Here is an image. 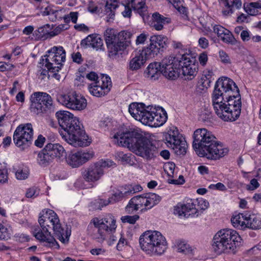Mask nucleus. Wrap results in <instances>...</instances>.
Segmentation results:
<instances>
[{
	"label": "nucleus",
	"instance_id": "obj_1",
	"mask_svg": "<svg viewBox=\"0 0 261 261\" xmlns=\"http://www.w3.org/2000/svg\"><path fill=\"white\" fill-rule=\"evenodd\" d=\"M214 110L225 121H233L239 117L242 107L241 95L236 83L227 77L216 82L212 95Z\"/></svg>",
	"mask_w": 261,
	"mask_h": 261
},
{
	"label": "nucleus",
	"instance_id": "obj_2",
	"mask_svg": "<svg viewBox=\"0 0 261 261\" xmlns=\"http://www.w3.org/2000/svg\"><path fill=\"white\" fill-rule=\"evenodd\" d=\"M119 145L127 147L136 154L147 160L153 158L158 153L156 147L140 130L126 128L114 136Z\"/></svg>",
	"mask_w": 261,
	"mask_h": 261
},
{
	"label": "nucleus",
	"instance_id": "obj_3",
	"mask_svg": "<svg viewBox=\"0 0 261 261\" xmlns=\"http://www.w3.org/2000/svg\"><path fill=\"white\" fill-rule=\"evenodd\" d=\"M62 138L74 147H85L90 145L91 139L86 134L82 124L77 117L68 111H58L56 113Z\"/></svg>",
	"mask_w": 261,
	"mask_h": 261
},
{
	"label": "nucleus",
	"instance_id": "obj_4",
	"mask_svg": "<svg viewBox=\"0 0 261 261\" xmlns=\"http://www.w3.org/2000/svg\"><path fill=\"white\" fill-rule=\"evenodd\" d=\"M193 138V147L201 156L216 160L228 153V149L224 148L213 134L205 128L196 129Z\"/></svg>",
	"mask_w": 261,
	"mask_h": 261
},
{
	"label": "nucleus",
	"instance_id": "obj_5",
	"mask_svg": "<svg viewBox=\"0 0 261 261\" xmlns=\"http://www.w3.org/2000/svg\"><path fill=\"white\" fill-rule=\"evenodd\" d=\"M140 248L150 256L161 255L167 248L165 237L159 231L147 230L139 237Z\"/></svg>",
	"mask_w": 261,
	"mask_h": 261
},
{
	"label": "nucleus",
	"instance_id": "obj_6",
	"mask_svg": "<svg viewBox=\"0 0 261 261\" xmlns=\"http://www.w3.org/2000/svg\"><path fill=\"white\" fill-rule=\"evenodd\" d=\"M242 239L233 229H220L214 236L212 247L217 254L233 252Z\"/></svg>",
	"mask_w": 261,
	"mask_h": 261
},
{
	"label": "nucleus",
	"instance_id": "obj_7",
	"mask_svg": "<svg viewBox=\"0 0 261 261\" xmlns=\"http://www.w3.org/2000/svg\"><path fill=\"white\" fill-rule=\"evenodd\" d=\"M168 39L161 36H152L150 38L149 45L143 49L139 56L133 58L129 62V69L137 70L140 68L146 60L156 56L167 47Z\"/></svg>",
	"mask_w": 261,
	"mask_h": 261
},
{
	"label": "nucleus",
	"instance_id": "obj_8",
	"mask_svg": "<svg viewBox=\"0 0 261 261\" xmlns=\"http://www.w3.org/2000/svg\"><path fill=\"white\" fill-rule=\"evenodd\" d=\"M110 56L116 55L119 51L123 50L130 43V33L121 31L119 33L112 29H108L104 34Z\"/></svg>",
	"mask_w": 261,
	"mask_h": 261
},
{
	"label": "nucleus",
	"instance_id": "obj_9",
	"mask_svg": "<svg viewBox=\"0 0 261 261\" xmlns=\"http://www.w3.org/2000/svg\"><path fill=\"white\" fill-rule=\"evenodd\" d=\"M128 112L136 120L142 124L151 126L155 108L152 106H145L143 103L133 102L129 105Z\"/></svg>",
	"mask_w": 261,
	"mask_h": 261
},
{
	"label": "nucleus",
	"instance_id": "obj_10",
	"mask_svg": "<svg viewBox=\"0 0 261 261\" xmlns=\"http://www.w3.org/2000/svg\"><path fill=\"white\" fill-rule=\"evenodd\" d=\"M115 166L116 164L111 160H100L87 168L82 172V177L87 182H95L103 175L105 168Z\"/></svg>",
	"mask_w": 261,
	"mask_h": 261
},
{
	"label": "nucleus",
	"instance_id": "obj_11",
	"mask_svg": "<svg viewBox=\"0 0 261 261\" xmlns=\"http://www.w3.org/2000/svg\"><path fill=\"white\" fill-rule=\"evenodd\" d=\"M57 100L66 108L74 110H84L87 105V100L81 95L78 94L75 91H71L67 94H61L57 96Z\"/></svg>",
	"mask_w": 261,
	"mask_h": 261
},
{
	"label": "nucleus",
	"instance_id": "obj_12",
	"mask_svg": "<svg viewBox=\"0 0 261 261\" xmlns=\"http://www.w3.org/2000/svg\"><path fill=\"white\" fill-rule=\"evenodd\" d=\"M31 111L36 114L51 111L53 108V100L46 93L37 92L31 96Z\"/></svg>",
	"mask_w": 261,
	"mask_h": 261
},
{
	"label": "nucleus",
	"instance_id": "obj_13",
	"mask_svg": "<svg viewBox=\"0 0 261 261\" xmlns=\"http://www.w3.org/2000/svg\"><path fill=\"white\" fill-rule=\"evenodd\" d=\"M166 140L168 146L171 147L177 155L185 154L186 153L187 144L186 140L179 134L176 127H170L166 135Z\"/></svg>",
	"mask_w": 261,
	"mask_h": 261
},
{
	"label": "nucleus",
	"instance_id": "obj_14",
	"mask_svg": "<svg viewBox=\"0 0 261 261\" xmlns=\"http://www.w3.org/2000/svg\"><path fill=\"white\" fill-rule=\"evenodd\" d=\"M33 129L30 123L19 125L13 135V141L16 145L24 149L29 146L32 140Z\"/></svg>",
	"mask_w": 261,
	"mask_h": 261
},
{
	"label": "nucleus",
	"instance_id": "obj_15",
	"mask_svg": "<svg viewBox=\"0 0 261 261\" xmlns=\"http://www.w3.org/2000/svg\"><path fill=\"white\" fill-rule=\"evenodd\" d=\"M195 62V59L191 58L189 55H182L178 62L180 74H182L186 79H192L198 71V65Z\"/></svg>",
	"mask_w": 261,
	"mask_h": 261
},
{
	"label": "nucleus",
	"instance_id": "obj_16",
	"mask_svg": "<svg viewBox=\"0 0 261 261\" xmlns=\"http://www.w3.org/2000/svg\"><path fill=\"white\" fill-rule=\"evenodd\" d=\"M111 81L110 77L102 75L100 79L94 82L89 87L90 93L96 97L104 96L110 90Z\"/></svg>",
	"mask_w": 261,
	"mask_h": 261
},
{
	"label": "nucleus",
	"instance_id": "obj_17",
	"mask_svg": "<svg viewBox=\"0 0 261 261\" xmlns=\"http://www.w3.org/2000/svg\"><path fill=\"white\" fill-rule=\"evenodd\" d=\"M94 155V153L92 151H78L69 154L66 159V162L70 166L76 168L92 159Z\"/></svg>",
	"mask_w": 261,
	"mask_h": 261
},
{
	"label": "nucleus",
	"instance_id": "obj_18",
	"mask_svg": "<svg viewBox=\"0 0 261 261\" xmlns=\"http://www.w3.org/2000/svg\"><path fill=\"white\" fill-rule=\"evenodd\" d=\"M179 60V58L169 56L164 58L161 62H159L161 71L164 76L170 80H174L177 77L176 70L172 71V72L170 70V67L171 65H178Z\"/></svg>",
	"mask_w": 261,
	"mask_h": 261
},
{
	"label": "nucleus",
	"instance_id": "obj_19",
	"mask_svg": "<svg viewBox=\"0 0 261 261\" xmlns=\"http://www.w3.org/2000/svg\"><path fill=\"white\" fill-rule=\"evenodd\" d=\"M198 210L196 207V204L194 202L187 204L178 203L174 208V214L179 217L189 218L198 216Z\"/></svg>",
	"mask_w": 261,
	"mask_h": 261
},
{
	"label": "nucleus",
	"instance_id": "obj_20",
	"mask_svg": "<svg viewBox=\"0 0 261 261\" xmlns=\"http://www.w3.org/2000/svg\"><path fill=\"white\" fill-rule=\"evenodd\" d=\"M148 203L146 194L139 195L133 197L129 201L128 204L126 206L125 209L127 211H138L141 209L142 212L149 210L147 208Z\"/></svg>",
	"mask_w": 261,
	"mask_h": 261
},
{
	"label": "nucleus",
	"instance_id": "obj_21",
	"mask_svg": "<svg viewBox=\"0 0 261 261\" xmlns=\"http://www.w3.org/2000/svg\"><path fill=\"white\" fill-rule=\"evenodd\" d=\"M34 236L40 241L45 242L47 246L55 247L58 249L60 247L59 244L48 229H35Z\"/></svg>",
	"mask_w": 261,
	"mask_h": 261
},
{
	"label": "nucleus",
	"instance_id": "obj_22",
	"mask_svg": "<svg viewBox=\"0 0 261 261\" xmlns=\"http://www.w3.org/2000/svg\"><path fill=\"white\" fill-rule=\"evenodd\" d=\"M40 64L52 72H57L61 69V65H58L57 62L55 60V55L50 54L49 52L42 58Z\"/></svg>",
	"mask_w": 261,
	"mask_h": 261
},
{
	"label": "nucleus",
	"instance_id": "obj_23",
	"mask_svg": "<svg viewBox=\"0 0 261 261\" xmlns=\"http://www.w3.org/2000/svg\"><path fill=\"white\" fill-rule=\"evenodd\" d=\"M231 222L233 227H243L244 228H253L251 218L242 213L233 216L231 219Z\"/></svg>",
	"mask_w": 261,
	"mask_h": 261
},
{
	"label": "nucleus",
	"instance_id": "obj_24",
	"mask_svg": "<svg viewBox=\"0 0 261 261\" xmlns=\"http://www.w3.org/2000/svg\"><path fill=\"white\" fill-rule=\"evenodd\" d=\"M103 45V41L97 35L91 34L83 39L81 42V46L84 48L92 47L93 48H100Z\"/></svg>",
	"mask_w": 261,
	"mask_h": 261
},
{
	"label": "nucleus",
	"instance_id": "obj_25",
	"mask_svg": "<svg viewBox=\"0 0 261 261\" xmlns=\"http://www.w3.org/2000/svg\"><path fill=\"white\" fill-rule=\"evenodd\" d=\"M142 190V187L139 185L125 186L123 191H121L114 194L113 196L115 197L114 200L115 201L116 200L118 201L137 192H140Z\"/></svg>",
	"mask_w": 261,
	"mask_h": 261
},
{
	"label": "nucleus",
	"instance_id": "obj_26",
	"mask_svg": "<svg viewBox=\"0 0 261 261\" xmlns=\"http://www.w3.org/2000/svg\"><path fill=\"white\" fill-rule=\"evenodd\" d=\"M47 150L53 159L55 158H60L65 156L66 153L63 147L59 144L48 143L45 147V151Z\"/></svg>",
	"mask_w": 261,
	"mask_h": 261
},
{
	"label": "nucleus",
	"instance_id": "obj_27",
	"mask_svg": "<svg viewBox=\"0 0 261 261\" xmlns=\"http://www.w3.org/2000/svg\"><path fill=\"white\" fill-rule=\"evenodd\" d=\"M225 9L222 13L225 16L230 15L234 12V10L240 9L242 7L241 0H221Z\"/></svg>",
	"mask_w": 261,
	"mask_h": 261
},
{
	"label": "nucleus",
	"instance_id": "obj_28",
	"mask_svg": "<svg viewBox=\"0 0 261 261\" xmlns=\"http://www.w3.org/2000/svg\"><path fill=\"white\" fill-rule=\"evenodd\" d=\"M161 73L159 62L150 63L144 72L145 76L152 81L158 80Z\"/></svg>",
	"mask_w": 261,
	"mask_h": 261
},
{
	"label": "nucleus",
	"instance_id": "obj_29",
	"mask_svg": "<svg viewBox=\"0 0 261 261\" xmlns=\"http://www.w3.org/2000/svg\"><path fill=\"white\" fill-rule=\"evenodd\" d=\"M120 6L118 0H106L104 11L109 19H113L116 9Z\"/></svg>",
	"mask_w": 261,
	"mask_h": 261
},
{
	"label": "nucleus",
	"instance_id": "obj_30",
	"mask_svg": "<svg viewBox=\"0 0 261 261\" xmlns=\"http://www.w3.org/2000/svg\"><path fill=\"white\" fill-rule=\"evenodd\" d=\"M167 114L163 109L158 110L155 109V114H153L151 127H158L163 125L167 121Z\"/></svg>",
	"mask_w": 261,
	"mask_h": 261
},
{
	"label": "nucleus",
	"instance_id": "obj_31",
	"mask_svg": "<svg viewBox=\"0 0 261 261\" xmlns=\"http://www.w3.org/2000/svg\"><path fill=\"white\" fill-rule=\"evenodd\" d=\"M51 30V28L49 24H46L40 27L33 34L34 39L36 40H46L48 38V31Z\"/></svg>",
	"mask_w": 261,
	"mask_h": 261
},
{
	"label": "nucleus",
	"instance_id": "obj_32",
	"mask_svg": "<svg viewBox=\"0 0 261 261\" xmlns=\"http://www.w3.org/2000/svg\"><path fill=\"white\" fill-rule=\"evenodd\" d=\"M36 160L40 165L46 166L50 163L53 159L48 152L47 150L45 151L44 147L42 150L37 153Z\"/></svg>",
	"mask_w": 261,
	"mask_h": 261
},
{
	"label": "nucleus",
	"instance_id": "obj_33",
	"mask_svg": "<svg viewBox=\"0 0 261 261\" xmlns=\"http://www.w3.org/2000/svg\"><path fill=\"white\" fill-rule=\"evenodd\" d=\"M214 74L212 70H205L200 79V83L204 88H208L211 86V83L214 80Z\"/></svg>",
	"mask_w": 261,
	"mask_h": 261
},
{
	"label": "nucleus",
	"instance_id": "obj_34",
	"mask_svg": "<svg viewBox=\"0 0 261 261\" xmlns=\"http://www.w3.org/2000/svg\"><path fill=\"white\" fill-rule=\"evenodd\" d=\"M56 237L62 243L66 244L69 242L71 236V229H53Z\"/></svg>",
	"mask_w": 261,
	"mask_h": 261
},
{
	"label": "nucleus",
	"instance_id": "obj_35",
	"mask_svg": "<svg viewBox=\"0 0 261 261\" xmlns=\"http://www.w3.org/2000/svg\"><path fill=\"white\" fill-rule=\"evenodd\" d=\"M115 229H113L115 230ZM113 229H94L92 237L98 242H103L108 235L112 232Z\"/></svg>",
	"mask_w": 261,
	"mask_h": 261
},
{
	"label": "nucleus",
	"instance_id": "obj_36",
	"mask_svg": "<svg viewBox=\"0 0 261 261\" xmlns=\"http://www.w3.org/2000/svg\"><path fill=\"white\" fill-rule=\"evenodd\" d=\"M52 216L55 215V213L51 210H47L46 211H42L40 213V216L38 219V222L42 228H44V224L46 222L48 221Z\"/></svg>",
	"mask_w": 261,
	"mask_h": 261
},
{
	"label": "nucleus",
	"instance_id": "obj_37",
	"mask_svg": "<svg viewBox=\"0 0 261 261\" xmlns=\"http://www.w3.org/2000/svg\"><path fill=\"white\" fill-rule=\"evenodd\" d=\"M153 19V27L156 30L160 31L163 28V24L166 18L162 17L160 14L158 13H154L152 14Z\"/></svg>",
	"mask_w": 261,
	"mask_h": 261
},
{
	"label": "nucleus",
	"instance_id": "obj_38",
	"mask_svg": "<svg viewBox=\"0 0 261 261\" xmlns=\"http://www.w3.org/2000/svg\"><path fill=\"white\" fill-rule=\"evenodd\" d=\"M175 243L178 252L188 254L192 251L191 247L185 241L178 240Z\"/></svg>",
	"mask_w": 261,
	"mask_h": 261
},
{
	"label": "nucleus",
	"instance_id": "obj_39",
	"mask_svg": "<svg viewBox=\"0 0 261 261\" xmlns=\"http://www.w3.org/2000/svg\"><path fill=\"white\" fill-rule=\"evenodd\" d=\"M144 0H132L131 6L135 11L140 15H143V12L146 10Z\"/></svg>",
	"mask_w": 261,
	"mask_h": 261
},
{
	"label": "nucleus",
	"instance_id": "obj_40",
	"mask_svg": "<svg viewBox=\"0 0 261 261\" xmlns=\"http://www.w3.org/2000/svg\"><path fill=\"white\" fill-rule=\"evenodd\" d=\"M148 201L147 208L149 210L158 204L161 200V197L153 193H146Z\"/></svg>",
	"mask_w": 261,
	"mask_h": 261
},
{
	"label": "nucleus",
	"instance_id": "obj_41",
	"mask_svg": "<svg viewBox=\"0 0 261 261\" xmlns=\"http://www.w3.org/2000/svg\"><path fill=\"white\" fill-rule=\"evenodd\" d=\"M101 223H103V228H116V220L112 215H107L102 219Z\"/></svg>",
	"mask_w": 261,
	"mask_h": 261
},
{
	"label": "nucleus",
	"instance_id": "obj_42",
	"mask_svg": "<svg viewBox=\"0 0 261 261\" xmlns=\"http://www.w3.org/2000/svg\"><path fill=\"white\" fill-rule=\"evenodd\" d=\"M29 175V170L28 168L25 167L22 169H18L16 173V178L19 180H24L27 179Z\"/></svg>",
	"mask_w": 261,
	"mask_h": 261
},
{
	"label": "nucleus",
	"instance_id": "obj_43",
	"mask_svg": "<svg viewBox=\"0 0 261 261\" xmlns=\"http://www.w3.org/2000/svg\"><path fill=\"white\" fill-rule=\"evenodd\" d=\"M220 39L224 42L231 44H234L236 42L234 37L229 30H228V32H225V33L220 37Z\"/></svg>",
	"mask_w": 261,
	"mask_h": 261
},
{
	"label": "nucleus",
	"instance_id": "obj_44",
	"mask_svg": "<svg viewBox=\"0 0 261 261\" xmlns=\"http://www.w3.org/2000/svg\"><path fill=\"white\" fill-rule=\"evenodd\" d=\"M139 218L137 215L133 216H125L121 218V220L123 223H128L130 224H134Z\"/></svg>",
	"mask_w": 261,
	"mask_h": 261
},
{
	"label": "nucleus",
	"instance_id": "obj_45",
	"mask_svg": "<svg viewBox=\"0 0 261 261\" xmlns=\"http://www.w3.org/2000/svg\"><path fill=\"white\" fill-rule=\"evenodd\" d=\"M48 52H49L50 54H53V55H57V56H59V58H60V56H62L63 55H66L65 51L62 46H55L53 47L50 50H48Z\"/></svg>",
	"mask_w": 261,
	"mask_h": 261
},
{
	"label": "nucleus",
	"instance_id": "obj_46",
	"mask_svg": "<svg viewBox=\"0 0 261 261\" xmlns=\"http://www.w3.org/2000/svg\"><path fill=\"white\" fill-rule=\"evenodd\" d=\"M50 218L51 227L52 228H61V224L57 215L55 213V216Z\"/></svg>",
	"mask_w": 261,
	"mask_h": 261
},
{
	"label": "nucleus",
	"instance_id": "obj_47",
	"mask_svg": "<svg viewBox=\"0 0 261 261\" xmlns=\"http://www.w3.org/2000/svg\"><path fill=\"white\" fill-rule=\"evenodd\" d=\"M39 194V190L36 187H32L28 190L26 196L28 198L35 197Z\"/></svg>",
	"mask_w": 261,
	"mask_h": 261
},
{
	"label": "nucleus",
	"instance_id": "obj_48",
	"mask_svg": "<svg viewBox=\"0 0 261 261\" xmlns=\"http://www.w3.org/2000/svg\"><path fill=\"white\" fill-rule=\"evenodd\" d=\"M214 32L218 35V36L220 38L222 36L228 32V30L223 28L221 25H217L214 27Z\"/></svg>",
	"mask_w": 261,
	"mask_h": 261
},
{
	"label": "nucleus",
	"instance_id": "obj_49",
	"mask_svg": "<svg viewBox=\"0 0 261 261\" xmlns=\"http://www.w3.org/2000/svg\"><path fill=\"white\" fill-rule=\"evenodd\" d=\"M200 118L201 120L203 122L210 121L212 118L211 112L208 110H204L201 112Z\"/></svg>",
	"mask_w": 261,
	"mask_h": 261
},
{
	"label": "nucleus",
	"instance_id": "obj_50",
	"mask_svg": "<svg viewBox=\"0 0 261 261\" xmlns=\"http://www.w3.org/2000/svg\"><path fill=\"white\" fill-rule=\"evenodd\" d=\"M219 57L221 60V61L224 64H230V59L229 56L223 50H220L219 53Z\"/></svg>",
	"mask_w": 261,
	"mask_h": 261
},
{
	"label": "nucleus",
	"instance_id": "obj_51",
	"mask_svg": "<svg viewBox=\"0 0 261 261\" xmlns=\"http://www.w3.org/2000/svg\"><path fill=\"white\" fill-rule=\"evenodd\" d=\"M8 181L7 170L5 168L0 169V183L4 184Z\"/></svg>",
	"mask_w": 261,
	"mask_h": 261
},
{
	"label": "nucleus",
	"instance_id": "obj_52",
	"mask_svg": "<svg viewBox=\"0 0 261 261\" xmlns=\"http://www.w3.org/2000/svg\"><path fill=\"white\" fill-rule=\"evenodd\" d=\"M259 186V183L258 182L257 180L253 178L251 180L250 182V185L247 186V189L248 190H254L257 188Z\"/></svg>",
	"mask_w": 261,
	"mask_h": 261
},
{
	"label": "nucleus",
	"instance_id": "obj_53",
	"mask_svg": "<svg viewBox=\"0 0 261 261\" xmlns=\"http://www.w3.org/2000/svg\"><path fill=\"white\" fill-rule=\"evenodd\" d=\"M45 138L42 135H40L38 136V138L35 141V145L40 148H41L45 141Z\"/></svg>",
	"mask_w": 261,
	"mask_h": 261
},
{
	"label": "nucleus",
	"instance_id": "obj_54",
	"mask_svg": "<svg viewBox=\"0 0 261 261\" xmlns=\"http://www.w3.org/2000/svg\"><path fill=\"white\" fill-rule=\"evenodd\" d=\"M198 59L200 64L202 66H204L206 64L208 60L207 54L205 52L201 53L199 56Z\"/></svg>",
	"mask_w": 261,
	"mask_h": 261
},
{
	"label": "nucleus",
	"instance_id": "obj_55",
	"mask_svg": "<svg viewBox=\"0 0 261 261\" xmlns=\"http://www.w3.org/2000/svg\"><path fill=\"white\" fill-rule=\"evenodd\" d=\"M198 44L200 47L205 49L208 47L209 42L208 40L205 37H201L198 40Z\"/></svg>",
	"mask_w": 261,
	"mask_h": 261
},
{
	"label": "nucleus",
	"instance_id": "obj_56",
	"mask_svg": "<svg viewBox=\"0 0 261 261\" xmlns=\"http://www.w3.org/2000/svg\"><path fill=\"white\" fill-rule=\"evenodd\" d=\"M113 198L108 199V200L99 199L97 201V203L99 204V207L98 209H101V207L108 205L109 203L112 202Z\"/></svg>",
	"mask_w": 261,
	"mask_h": 261
},
{
	"label": "nucleus",
	"instance_id": "obj_57",
	"mask_svg": "<svg viewBox=\"0 0 261 261\" xmlns=\"http://www.w3.org/2000/svg\"><path fill=\"white\" fill-rule=\"evenodd\" d=\"M147 39V35L145 34H141L136 39V44L137 45L143 44Z\"/></svg>",
	"mask_w": 261,
	"mask_h": 261
},
{
	"label": "nucleus",
	"instance_id": "obj_58",
	"mask_svg": "<svg viewBox=\"0 0 261 261\" xmlns=\"http://www.w3.org/2000/svg\"><path fill=\"white\" fill-rule=\"evenodd\" d=\"M244 9L246 12L249 15L254 16L257 14L258 10L253 7H252L250 5L249 6L245 7L244 5Z\"/></svg>",
	"mask_w": 261,
	"mask_h": 261
},
{
	"label": "nucleus",
	"instance_id": "obj_59",
	"mask_svg": "<svg viewBox=\"0 0 261 261\" xmlns=\"http://www.w3.org/2000/svg\"><path fill=\"white\" fill-rule=\"evenodd\" d=\"M121 5L124 9L122 12V15L125 17H130L132 14V10L130 7L123 4Z\"/></svg>",
	"mask_w": 261,
	"mask_h": 261
},
{
	"label": "nucleus",
	"instance_id": "obj_60",
	"mask_svg": "<svg viewBox=\"0 0 261 261\" xmlns=\"http://www.w3.org/2000/svg\"><path fill=\"white\" fill-rule=\"evenodd\" d=\"M73 61L78 64H81L83 62V59L81 54L79 52L73 53L72 54Z\"/></svg>",
	"mask_w": 261,
	"mask_h": 261
},
{
	"label": "nucleus",
	"instance_id": "obj_61",
	"mask_svg": "<svg viewBox=\"0 0 261 261\" xmlns=\"http://www.w3.org/2000/svg\"><path fill=\"white\" fill-rule=\"evenodd\" d=\"M14 68L13 65L6 64L3 62H0V71L11 70Z\"/></svg>",
	"mask_w": 261,
	"mask_h": 261
},
{
	"label": "nucleus",
	"instance_id": "obj_62",
	"mask_svg": "<svg viewBox=\"0 0 261 261\" xmlns=\"http://www.w3.org/2000/svg\"><path fill=\"white\" fill-rule=\"evenodd\" d=\"M10 238L8 229H0V240H7Z\"/></svg>",
	"mask_w": 261,
	"mask_h": 261
},
{
	"label": "nucleus",
	"instance_id": "obj_63",
	"mask_svg": "<svg viewBox=\"0 0 261 261\" xmlns=\"http://www.w3.org/2000/svg\"><path fill=\"white\" fill-rule=\"evenodd\" d=\"M102 219L99 220L97 218H94L92 220L91 223H93L94 226L96 228H103V223H101Z\"/></svg>",
	"mask_w": 261,
	"mask_h": 261
},
{
	"label": "nucleus",
	"instance_id": "obj_64",
	"mask_svg": "<svg viewBox=\"0 0 261 261\" xmlns=\"http://www.w3.org/2000/svg\"><path fill=\"white\" fill-rule=\"evenodd\" d=\"M54 10L52 9L49 6H47L44 8H41L40 13L43 16L49 15Z\"/></svg>",
	"mask_w": 261,
	"mask_h": 261
}]
</instances>
